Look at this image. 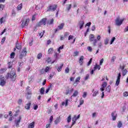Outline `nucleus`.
<instances>
[{
	"instance_id": "nucleus-22",
	"label": "nucleus",
	"mask_w": 128,
	"mask_h": 128,
	"mask_svg": "<svg viewBox=\"0 0 128 128\" xmlns=\"http://www.w3.org/2000/svg\"><path fill=\"white\" fill-rule=\"evenodd\" d=\"M54 24V19H50L49 20H48L47 22V24L48 25H50V24Z\"/></svg>"
},
{
	"instance_id": "nucleus-15",
	"label": "nucleus",
	"mask_w": 128,
	"mask_h": 128,
	"mask_svg": "<svg viewBox=\"0 0 128 128\" xmlns=\"http://www.w3.org/2000/svg\"><path fill=\"white\" fill-rule=\"evenodd\" d=\"M116 112H114L112 113L111 116H112V120H116V116H117Z\"/></svg>"
},
{
	"instance_id": "nucleus-11",
	"label": "nucleus",
	"mask_w": 128,
	"mask_h": 128,
	"mask_svg": "<svg viewBox=\"0 0 128 128\" xmlns=\"http://www.w3.org/2000/svg\"><path fill=\"white\" fill-rule=\"evenodd\" d=\"M6 80L4 78V77H1L0 80V86H6Z\"/></svg>"
},
{
	"instance_id": "nucleus-33",
	"label": "nucleus",
	"mask_w": 128,
	"mask_h": 128,
	"mask_svg": "<svg viewBox=\"0 0 128 128\" xmlns=\"http://www.w3.org/2000/svg\"><path fill=\"white\" fill-rule=\"evenodd\" d=\"M110 86H108L106 88V91L107 92H110Z\"/></svg>"
},
{
	"instance_id": "nucleus-58",
	"label": "nucleus",
	"mask_w": 128,
	"mask_h": 128,
	"mask_svg": "<svg viewBox=\"0 0 128 128\" xmlns=\"http://www.w3.org/2000/svg\"><path fill=\"white\" fill-rule=\"evenodd\" d=\"M50 70V67L47 66L44 70L45 72H48Z\"/></svg>"
},
{
	"instance_id": "nucleus-54",
	"label": "nucleus",
	"mask_w": 128,
	"mask_h": 128,
	"mask_svg": "<svg viewBox=\"0 0 128 128\" xmlns=\"http://www.w3.org/2000/svg\"><path fill=\"white\" fill-rule=\"evenodd\" d=\"M78 52L76 51L75 52H74V56H78Z\"/></svg>"
},
{
	"instance_id": "nucleus-50",
	"label": "nucleus",
	"mask_w": 128,
	"mask_h": 128,
	"mask_svg": "<svg viewBox=\"0 0 128 128\" xmlns=\"http://www.w3.org/2000/svg\"><path fill=\"white\" fill-rule=\"evenodd\" d=\"M77 120L78 119L76 118V115H74L72 118V121L76 122Z\"/></svg>"
},
{
	"instance_id": "nucleus-55",
	"label": "nucleus",
	"mask_w": 128,
	"mask_h": 128,
	"mask_svg": "<svg viewBox=\"0 0 128 128\" xmlns=\"http://www.w3.org/2000/svg\"><path fill=\"white\" fill-rule=\"evenodd\" d=\"M87 50H88V52H92V48L90 46L88 47Z\"/></svg>"
},
{
	"instance_id": "nucleus-7",
	"label": "nucleus",
	"mask_w": 128,
	"mask_h": 128,
	"mask_svg": "<svg viewBox=\"0 0 128 128\" xmlns=\"http://www.w3.org/2000/svg\"><path fill=\"white\" fill-rule=\"evenodd\" d=\"M116 26H122V22H124V19L120 20V17H118L115 20Z\"/></svg>"
},
{
	"instance_id": "nucleus-18",
	"label": "nucleus",
	"mask_w": 128,
	"mask_h": 128,
	"mask_svg": "<svg viewBox=\"0 0 128 128\" xmlns=\"http://www.w3.org/2000/svg\"><path fill=\"white\" fill-rule=\"evenodd\" d=\"M80 76L78 77L75 82L74 83V84H76V86H78V82H80Z\"/></svg>"
},
{
	"instance_id": "nucleus-20",
	"label": "nucleus",
	"mask_w": 128,
	"mask_h": 128,
	"mask_svg": "<svg viewBox=\"0 0 128 128\" xmlns=\"http://www.w3.org/2000/svg\"><path fill=\"white\" fill-rule=\"evenodd\" d=\"M94 70H100V65H98V64H96L94 68Z\"/></svg>"
},
{
	"instance_id": "nucleus-30",
	"label": "nucleus",
	"mask_w": 128,
	"mask_h": 128,
	"mask_svg": "<svg viewBox=\"0 0 128 128\" xmlns=\"http://www.w3.org/2000/svg\"><path fill=\"white\" fill-rule=\"evenodd\" d=\"M68 100H66V102H62V106H68Z\"/></svg>"
},
{
	"instance_id": "nucleus-31",
	"label": "nucleus",
	"mask_w": 128,
	"mask_h": 128,
	"mask_svg": "<svg viewBox=\"0 0 128 128\" xmlns=\"http://www.w3.org/2000/svg\"><path fill=\"white\" fill-rule=\"evenodd\" d=\"M24 66V62L22 60H20L18 62V66L20 68H22V66Z\"/></svg>"
},
{
	"instance_id": "nucleus-41",
	"label": "nucleus",
	"mask_w": 128,
	"mask_h": 128,
	"mask_svg": "<svg viewBox=\"0 0 128 128\" xmlns=\"http://www.w3.org/2000/svg\"><path fill=\"white\" fill-rule=\"evenodd\" d=\"M116 56H112L111 59V62H114V60H116Z\"/></svg>"
},
{
	"instance_id": "nucleus-62",
	"label": "nucleus",
	"mask_w": 128,
	"mask_h": 128,
	"mask_svg": "<svg viewBox=\"0 0 128 128\" xmlns=\"http://www.w3.org/2000/svg\"><path fill=\"white\" fill-rule=\"evenodd\" d=\"M16 11L14 10H12V16H16Z\"/></svg>"
},
{
	"instance_id": "nucleus-3",
	"label": "nucleus",
	"mask_w": 128,
	"mask_h": 128,
	"mask_svg": "<svg viewBox=\"0 0 128 128\" xmlns=\"http://www.w3.org/2000/svg\"><path fill=\"white\" fill-rule=\"evenodd\" d=\"M27 52H26V48H24L22 50V51L21 53L19 55V58L20 60H22V58H24V57L26 56Z\"/></svg>"
},
{
	"instance_id": "nucleus-46",
	"label": "nucleus",
	"mask_w": 128,
	"mask_h": 128,
	"mask_svg": "<svg viewBox=\"0 0 128 128\" xmlns=\"http://www.w3.org/2000/svg\"><path fill=\"white\" fill-rule=\"evenodd\" d=\"M114 40H116V37H113L112 38V39L111 40L110 44H112L114 43Z\"/></svg>"
},
{
	"instance_id": "nucleus-2",
	"label": "nucleus",
	"mask_w": 128,
	"mask_h": 128,
	"mask_svg": "<svg viewBox=\"0 0 128 128\" xmlns=\"http://www.w3.org/2000/svg\"><path fill=\"white\" fill-rule=\"evenodd\" d=\"M27 52H26V48H24L22 50V51L21 53L19 55V58L20 60H22V58H24V57L26 56Z\"/></svg>"
},
{
	"instance_id": "nucleus-52",
	"label": "nucleus",
	"mask_w": 128,
	"mask_h": 128,
	"mask_svg": "<svg viewBox=\"0 0 128 128\" xmlns=\"http://www.w3.org/2000/svg\"><path fill=\"white\" fill-rule=\"evenodd\" d=\"M6 70L5 68H2L0 70V74H4V72Z\"/></svg>"
},
{
	"instance_id": "nucleus-28",
	"label": "nucleus",
	"mask_w": 128,
	"mask_h": 128,
	"mask_svg": "<svg viewBox=\"0 0 128 128\" xmlns=\"http://www.w3.org/2000/svg\"><path fill=\"white\" fill-rule=\"evenodd\" d=\"M52 52H54V48H50L48 50V54H52Z\"/></svg>"
},
{
	"instance_id": "nucleus-64",
	"label": "nucleus",
	"mask_w": 128,
	"mask_h": 128,
	"mask_svg": "<svg viewBox=\"0 0 128 128\" xmlns=\"http://www.w3.org/2000/svg\"><path fill=\"white\" fill-rule=\"evenodd\" d=\"M27 94H32V90H27Z\"/></svg>"
},
{
	"instance_id": "nucleus-49",
	"label": "nucleus",
	"mask_w": 128,
	"mask_h": 128,
	"mask_svg": "<svg viewBox=\"0 0 128 128\" xmlns=\"http://www.w3.org/2000/svg\"><path fill=\"white\" fill-rule=\"evenodd\" d=\"M84 100H82V98L80 99V106L84 104Z\"/></svg>"
},
{
	"instance_id": "nucleus-12",
	"label": "nucleus",
	"mask_w": 128,
	"mask_h": 128,
	"mask_svg": "<svg viewBox=\"0 0 128 128\" xmlns=\"http://www.w3.org/2000/svg\"><path fill=\"white\" fill-rule=\"evenodd\" d=\"M121 76H122V75L120 74V73H119L118 74V76H117V79L116 82V86H118V84H120Z\"/></svg>"
},
{
	"instance_id": "nucleus-24",
	"label": "nucleus",
	"mask_w": 128,
	"mask_h": 128,
	"mask_svg": "<svg viewBox=\"0 0 128 128\" xmlns=\"http://www.w3.org/2000/svg\"><path fill=\"white\" fill-rule=\"evenodd\" d=\"M40 94L42 96L44 94V88L42 87L40 90Z\"/></svg>"
},
{
	"instance_id": "nucleus-19",
	"label": "nucleus",
	"mask_w": 128,
	"mask_h": 128,
	"mask_svg": "<svg viewBox=\"0 0 128 128\" xmlns=\"http://www.w3.org/2000/svg\"><path fill=\"white\" fill-rule=\"evenodd\" d=\"M92 92H93L92 96H96V94H98V90H94V89H93Z\"/></svg>"
},
{
	"instance_id": "nucleus-36",
	"label": "nucleus",
	"mask_w": 128,
	"mask_h": 128,
	"mask_svg": "<svg viewBox=\"0 0 128 128\" xmlns=\"http://www.w3.org/2000/svg\"><path fill=\"white\" fill-rule=\"evenodd\" d=\"M60 117L58 118L54 121V124H58L60 123Z\"/></svg>"
},
{
	"instance_id": "nucleus-26",
	"label": "nucleus",
	"mask_w": 128,
	"mask_h": 128,
	"mask_svg": "<svg viewBox=\"0 0 128 128\" xmlns=\"http://www.w3.org/2000/svg\"><path fill=\"white\" fill-rule=\"evenodd\" d=\"M84 60V56H81L79 60V63L80 64V66L82 64V61Z\"/></svg>"
},
{
	"instance_id": "nucleus-45",
	"label": "nucleus",
	"mask_w": 128,
	"mask_h": 128,
	"mask_svg": "<svg viewBox=\"0 0 128 128\" xmlns=\"http://www.w3.org/2000/svg\"><path fill=\"white\" fill-rule=\"evenodd\" d=\"M15 54H14V52H12L10 55V58H14Z\"/></svg>"
},
{
	"instance_id": "nucleus-35",
	"label": "nucleus",
	"mask_w": 128,
	"mask_h": 128,
	"mask_svg": "<svg viewBox=\"0 0 128 128\" xmlns=\"http://www.w3.org/2000/svg\"><path fill=\"white\" fill-rule=\"evenodd\" d=\"M16 48L17 50H20L22 48V46L20 44H18V43H16Z\"/></svg>"
},
{
	"instance_id": "nucleus-44",
	"label": "nucleus",
	"mask_w": 128,
	"mask_h": 128,
	"mask_svg": "<svg viewBox=\"0 0 128 128\" xmlns=\"http://www.w3.org/2000/svg\"><path fill=\"white\" fill-rule=\"evenodd\" d=\"M70 120H72V116L70 115L67 119L68 122H70Z\"/></svg>"
},
{
	"instance_id": "nucleus-34",
	"label": "nucleus",
	"mask_w": 128,
	"mask_h": 128,
	"mask_svg": "<svg viewBox=\"0 0 128 128\" xmlns=\"http://www.w3.org/2000/svg\"><path fill=\"white\" fill-rule=\"evenodd\" d=\"M70 8H72V4H69L67 5L66 10H68V12H70Z\"/></svg>"
},
{
	"instance_id": "nucleus-1",
	"label": "nucleus",
	"mask_w": 128,
	"mask_h": 128,
	"mask_svg": "<svg viewBox=\"0 0 128 128\" xmlns=\"http://www.w3.org/2000/svg\"><path fill=\"white\" fill-rule=\"evenodd\" d=\"M10 78L11 80L14 82L16 79V70L14 68L12 69L10 74L8 73L6 75V78Z\"/></svg>"
},
{
	"instance_id": "nucleus-42",
	"label": "nucleus",
	"mask_w": 128,
	"mask_h": 128,
	"mask_svg": "<svg viewBox=\"0 0 128 128\" xmlns=\"http://www.w3.org/2000/svg\"><path fill=\"white\" fill-rule=\"evenodd\" d=\"M108 40H110V39H108V38H106L104 41V44H108Z\"/></svg>"
},
{
	"instance_id": "nucleus-6",
	"label": "nucleus",
	"mask_w": 128,
	"mask_h": 128,
	"mask_svg": "<svg viewBox=\"0 0 128 128\" xmlns=\"http://www.w3.org/2000/svg\"><path fill=\"white\" fill-rule=\"evenodd\" d=\"M46 18H43L36 24V26H42V24H44V26H46Z\"/></svg>"
},
{
	"instance_id": "nucleus-10",
	"label": "nucleus",
	"mask_w": 128,
	"mask_h": 128,
	"mask_svg": "<svg viewBox=\"0 0 128 128\" xmlns=\"http://www.w3.org/2000/svg\"><path fill=\"white\" fill-rule=\"evenodd\" d=\"M22 120V116H19L18 118L15 120L14 124H16V126L17 128L20 127V120Z\"/></svg>"
},
{
	"instance_id": "nucleus-60",
	"label": "nucleus",
	"mask_w": 128,
	"mask_h": 128,
	"mask_svg": "<svg viewBox=\"0 0 128 128\" xmlns=\"http://www.w3.org/2000/svg\"><path fill=\"white\" fill-rule=\"evenodd\" d=\"M92 58H91L90 60H89V62H88V66H90V64H92Z\"/></svg>"
},
{
	"instance_id": "nucleus-21",
	"label": "nucleus",
	"mask_w": 128,
	"mask_h": 128,
	"mask_svg": "<svg viewBox=\"0 0 128 128\" xmlns=\"http://www.w3.org/2000/svg\"><path fill=\"white\" fill-rule=\"evenodd\" d=\"M78 90H75L73 94L71 96V98H76V96H78Z\"/></svg>"
},
{
	"instance_id": "nucleus-13",
	"label": "nucleus",
	"mask_w": 128,
	"mask_h": 128,
	"mask_svg": "<svg viewBox=\"0 0 128 128\" xmlns=\"http://www.w3.org/2000/svg\"><path fill=\"white\" fill-rule=\"evenodd\" d=\"M106 86H108V82H103L101 86V88H100V92H104Z\"/></svg>"
},
{
	"instance_id": "nucleus-40",
	"label": "nucleus",
	"mask_w": 128,
	"mask_h": 128,
	"mask_svg": "<svg viewBox=\"0 0 128 128\" xmlns=\"http://www.w3.org/2000/svg\"><path fill=\"white\" fill-rule=\"evenodd\" d=\"M98 116V113L96 112H94L92 114V118H96Z\"/></svg>"
},
{
	"instance_id": "nucleus-56",
	"label": "nucleus",
	"mask_w": 128,
	"mask_h": 128,
	"mask_svg": "<svg viewBox=\"0 0 128 128\" xmlns=\"http://www.w3.org/2000/svg\"><path fill=\"white\" fill-rule=\"evenodd\" d=\"M88 78H90V74H87L84 78V80H88Z\"/></svg>"
},
{
	"instance_id": "nucleus-51",
	"label": "nucleus",
	"mask_w": 128,
	"mask_h": 128,
	"mask_svg": "<svg viewBox=\"0 0 128 128\" xmlns=\"http://www.w3.org/2000/svg\"><path fill=\"white\" fill-rule=\"evenodd\" d=\"M86 96H88V93L86 92H84L83 93V95L82 96V98H86Z\"/></svg>"
},
{
	"instance_id": "nucleus-39",
	"label": "nucleus",
	"mask_w": 128,
	"mask_h": 128,
	"mask_svg": "<svg viewBox=\"0 0 128 128\" xmlns=\"http://www.w3.org/2000/svg\"><path fill=\"white\" fill-rule=\"evenodd\" d=\"M98 40L97 39H94V40H93V44L94 46H96V44H98Z\"/></svg>"
},
{
	"instance_id": "nucleus-57",
	"label": "nucleus",
	"mask_w": 128,
	"mask_h": 128,
	"mask_svg": "<svg viewBox=\"0 0 128 128\" xmlns=\"http://www.w3.org/2000/svg\"><path fill=\"white\" fill-rule=\"evenodd\" d=\"M124 96L126 97L128 96V92H125L123 94Z\"/></svg>"
},
{
	"instance_id": "nucleus-37",
	"label": "nucleus",
	"mask_w": 128,
	"mask_h": 128,
	"mask_svg": "<svg viewBox=\"0 0 128 128\" xmlns=\"http://www.w3.org/2000/svg\"><path fill=\"white\" fill-rule=\"evenodd\" d=\"M6 22V18L4 17H2L0 20V24H3V22Z\"/></svg>"
},
{
	"instance_id": "nucleus-53",
	"label": "nucleus",
	"mask_w": 128,
	"mask_h": 128,
	"mask_svg": "<svg viewBox=\"0 0 128 128\" xmlns=\"http://www.w3.org/2000/svg\"><path fill=\"white\" fill-rule=\"evenodd\" d=\"M65 72L66 74H68V72H70V68H68V67H67L66 69H65Z\"/></svg>"
},
{
	"instance_id": "nucleus-32",
	"label": "nucleus",
	"mask_w": 128,
	"mask_h": 128,
	"mask_svg": "<svg viewBox=\"0 0 128 128\" xmlns=\"http://www.w3.org/2000/svg\"><path fill=\"white\" fill-rule=\"evenodd\" d=\"M62 66H64L63 64H61V65L59 67H58V68H57L58 72H61L62 69Z\"/></svg>"
},
{
	"instance_id": "nucleus-48",
	"label": "nucleus",
	"mask_w": 128,
	"mask_h": 128,
	"mask_svg": "<svg viewBox=\"0 0 128 128\" xmlns=\"http://www.w3.org/2000/svg\"><path fill=\"white\" fill-rule=\"evenodd\" d=\"M122 122L120 121L118 124V126L120 128H122Z\"/></svg>"
},
{
	"instance_id": "nucleus-4",
	"label": "nucleus",
	"mask_w": 128,
	"mask_h": 128,
	"mask_svg": "<svg viewBox=\"0 0 128 128\" xmlns=\"http://www.w3.org/2000/svg\"><path fill=\"white\" fill-rule=\"evenodd\" d=\"M27 52H26V48H24L22 50V51L21 53L19 55V58L20 60H22V58H24V57L26 56Z\"/></svg>"
},
{
	"instance_id": "nucleus-63",
	"label": "nucleus",
	"mask_w": 128,
	"mask_h": 128,
	"mask_svg": "<svg viewBox=\"0 0 128 128\" xmlns=\"http://www.w3.org/2000/svg\"><path fill=\"white\" fill-rule=\"evenodd\" d=\"M68 94H70V90H66V92L65 93V94H66V96H68Z\"/></svg>"
},
{
	"instance_id": "nucleus-23",
	"label": "nucleus",
	"mask_w": 128,
	"mask_h": 128,
	"mask_svg": "<svg viewBox=\"0 0 128 128\" xmlns=\"http://www.w3.org/2000/svg\"><path fill=\"white\" fill-rule=\"evenodd\" d=\"M34 128V122L30 123L28 126V128Z\"/></svg>"
},
{
	"instance_id": "nucleus-14",
	"label": "nucleus",
	"mask_w": 128,
	"mask_h": 128,
	"mask_svg": "<svg viewBox=\"0 0 128 128\" xmlns=\"http://www.w3.org/2000/svg\"><path fill=\"white\" fill-rule=\"evenodd\" d=\"M64 24L62 23L60 25H59L56 29L55 30V32H56L58 30H62L64 28Z\"/></svg>"
},
{
	"instance_id": "nucleus-5",
	"label": "nucleus",
	"mask_w": 128,
	"mask_h": 128,
	"mask_svg": "<svg viewBox=\"0 0 128 128\" xmlns=\"http://www.w3.org/2000/svg\"><path fill=\"white\" fill-rule=\"evenodd\" d=\"M27 52H26V48H24L22 50V51L21 53L19 55V58L20 60H22V58H24V57L26 56Z\"/></svg>"
},
{
	"instance_id": "nucleus-61",
	"label": "nucleus",
	"mask_w": 128,
	"mask_h": 128,
	"mask_svg": "<svg viewBox=\"0 0 128 128\" xmlns=\"http://www.w3.org/2000/svg\"><path fill=\"white\" fill-rule=\"evenodd\" d=\"M22 100L19 99L18 101V104H22Z\"/></svg>"
},
{
	"instance_id": "nucleus-9",
	"label": "nucleus",
	"mask_w": 128,
	"mask_h": 128,
	"mask_svg": "<svg viewBox=\"0 0 128 128\" xmlns=\"http://www.w3.org/2000/svg\"><path fill=\"white\" fill-rule=\"evenodd\" d=\"M30 22V18H26V20H23L22 22V23L21 24L22 27L24 28V26H28V23Z\"/></svg>"
},
{
	"instance_id": "nucleus-43",
	"label": "nucleus",
	"mask_w": 128,
	"mask_h": 128,
	"mask_svg": "<svg viewBox=\"0 0 128 128\" xmlns=\"http://www.w3.org/2000/svg\"><path fill=\"white\" fill-rule=\"evenodd\" d=\"M42 53H39L38 55V60H40L42 58Z\"/></svg>"
},
{
	"instance_id": "nucleus-59",
	"label": "nucleus",
	"mask_w": 128,
	"mask_h": 128,
	"mask_svg": "<svg viewBox=\"0 0 128 128\" xmlns=\"http://www.w3.org/2000/svg\"><path fill=\"white\" fill-rule=\"evenodd\" d=\"M47 62H48V64H50V62H52V58H48L47 59Z\"/></svg>"
},
{
	"instance_id": "nucleus-17",
	"label": "nucleus",
	"mask_w": 128,
	"mask_h": 128,
	"mask_svg": "<svg viewBox=\"0 0 128 128\" xmlns=\"http://www.w3.org/2000/svg\"><path fill=\"white\" fill-rule=\"evenodd\" d=\"M6 0H0V2H4ZM4 6L2 4H0V10H4Z\"/></svg>"
},
{
	"instance_id": "nucleus-47",
	"label": "nucleus",
	"mask_w": 128,
	"mask_h": 128,
	"mask_svg": "<svg viewBox=\"0 0 128 128\" xmlns=\"http://www.w3.org/2000/svg\"><path fill=\"white\" fill-rule=\"evenodd\" d=\"M50 88H52V84H50V86L48 88L46 89V94H48V92H50Z\"/></svg>"
},
{
	"instance_id": "nucleus-25",
	"label": "nucleus",
	"mask_w": 128,
	"mask_h": 128,
	"mask_svg": "<svg viewBox=\"0 0 128 128\" xmlns=\"http://www.w3.org/2000/svg\"><path fill=\"white\" fill-rule=\"evenodd\" d=\"M30 102H29L28 104H27L26 106H25V108L26 110H30Z\"/></svg>"
},
{
	"instance_id": "nucleus-27",
	"label": "nucleus",
	"mask_w": 128,
	"mask_h": 128,
	"mask_svg": "<svg viewBox=\"0 0 128 128\" xmlns=\"http://www.w3.org/2000/svg\"><path fill=\"white\" fill-rule=\"evenodd\" d=\"M126 74H128V70L126 69H124L122 70V75L123 76H124Z\"/></svg>"
},
{
	"instance_id": "nucleus-29",
	"label": "nucleus",
	"mask_w": 128,
	"mask_h": 128,
	"mask_svg": "<svg viewBox=\"0 0 128 128\" xmlns=\"http://www.w3.org/2000/svg\"><path fill=\"white\" fill-rule=\"evenodd\" d=\"M22 4L21 3L18 6L17 10H22Z\"/></svg>"
},
{
	"instance_id": "nucleus-38",
	"label": "nucleus",
	"mask_w": 128,
	"mask_h": 128,
	"mask_svg": "<svg viewBox=\"0 0 128 128\" xmlns=\"http://www.w3.org/2000/svg\"><path fill=\"white\" fill-rule=\"evenodd\" d=\"M44 32H46V30H43L42 32H40V33H39L40 38H42V36H44Z\"/></svg>"
},
{
	"instance_id": "nucleus-16",
	"label": "nucleus",
	"mask_w": 128,
	"mask_h": 128,
	"mask_svg": "<svg viewBox=\"0 0 128 128\" xmlns=\"http://www.w3.org/2000/svg\"><path fill=\"white\" fill-rule=\"evenodd\" d=\"M84 21L80 20L79 22V26H80V30H82V28L84 26Z\"/></svg>"
},
{
	"instance_id": "nucleus-8",
	"label": "nucleus",
	"mask_w": 128,
	"mask_h": 128,
	"mask_svg": "<svg viewBox=\"0 0 128 128\" xmlns=\"http://www.w3.org/2000/svg\"><path fill=\"white\" fill-rule=\"evenodd\" d=\"M56 5L50 6L47 8L46 12H54L56 10Z\"/></svg>"
}]
</instances>
